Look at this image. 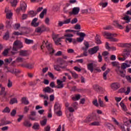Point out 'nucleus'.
Instances as JSON below:
<instances>
[{
	"instance_id": "obj_46",
	"label": "nucleus",
	"mask_w": 131,
	"mask_h": 131,
	"mask_svg": "<svg viewBox=\"0 0 131 131\" xmlns=\"http://www.w3.org/2000/svg\"><path fill=\"white\" fill-rule=\"evenodd\" d=\"M64 24H66V20H64L63 21H59L58 25L59 27H62Z\"/></svg>"
},
{
	"instance_id": "obj_28",
	"label": "nucleus",
	"mask_w": 131,
	"mask_h": 131,
	"mask_svg": "<svg viewBox=\"0 0 131 131\" xmlns=\"http://www.w3.org/2000/svg\"><path fill=\"white\" fill-rule=\"evenodd\" d=\"M110 72V69H107L106 71L103 73V77L104 80H107V74Z\"/></svg>"
},
{
	"instance_id": "obj_49",
	"label": "nucleus",
	"mask_w": 131,
	"mask_h": 131,
	"mask_svg": "<svg viewBox=\"0 0 131 131\" xmlns=\"http://www.w3.org/2000/svg\"><path fill=\"white\" fill-rule=\"evenodd\" d=\"M112 64L113 66H114V67H116V68L120 66L119 63L117 62L116 61L112 62Z\"/></svg>"
},
{
	"instance_id": "obj_4",
	"label": "nucleus",
	"mask_w": 131,
	"mask_h": 131,
	"mask_svg": "<svg viewBox=\"0 0 131 131\" xmlns=\"http://www.w3.org/2000/svg\"><path fill=\"white\" fill-rule=\"evenodd\" d=\"M26 9H27V5L26 3H25V2H21L20 7L16 9V13H19L20 12L24 13V12L26 11Z\"/></svg>"
},
{
	"instance_id": "obj_35",
	"label": "nucleus",
	"mask_w": 131,
	"mask_h": 131,
	"mask_svg": "<svg viewBox=\"0 0 131 131\" xmlns=\"http://www.w3.org/2000/svg\"><path fill=\"white\" fill-rule=\"evenodd\" d=\"M25 43H26V45H31L33 43L34 41H33V40L25 38Z\"/></svg>"
},
{
	"instance_id": "obj_44",
	"label": "nucleus",
	"mask_w": 131,
	"mask_h": 131,
	"mask_svg": "<svg viewBox=\"0 0 131 131\" xmlns=\"http://www.w3.org/2000/svg\"><path fill=\"white\" fill-rule=\"evenodd\" d=\"M29 15L30 16V17H35V16H36V12H34V11H30L29 12Z\"/></svg>"
},
{
	"instance_id": "obj_27",
	"label": "nucleus",
	"mask_w": 131,
	"mask_h": 131,
	"mask_svg": "<svg viewBox=\"0 0 131 131\" xmlns=\"http://www.w3.org/2000/svg\"><path fill=\"white\" fill-rule=\"evenodd\" d=\"M54 110H61V104L59 102H56L54 105Z\"/></svg>"
},
{
	"instance_id": "obj_30",
	"label": "nucleus",
	"mask_w": 131,
	"mask_h": 131,
	"mask_svg": "<svg viewBox=\"0 0 131 131\" xmlns=\"http://www.w3.org/2000/svg\"><path fill=\"white\" fill-rule=\"evenodd\" d=\"M128 67H130V64H128L126 63H123L121 66V68L123 70L126 69V68H128Z\"/></svg>"
},
{
	"instance_id": "obj_12",
	"label": "nucleus",
	"mask_w": 131,
	"mask_h": 131,
	"mask_svg": "<svg viewBox=\"0 0 131 131\" xmlns=\"http://www.w3.org/2000/svg\"><path fill=\"white\" fill-rule=\"evenodd\" d=\"M111 88L112 90H113V91H116L120 88V84L118 82L113 83L111 85Z\"/></svg>"
},
{
	"instance_id": "obj_16",
	"label": "nucleus",
	"mask_w": 131,
	"mask_h": 131,
	"mask_svg": "<svg viewBox=\"0 0 131 131\" xmlns=\"http://www.w3.org/2000/svg\"><path fill=\"white\" fill-rule=\"evenodd\" d=\"M130 54V52H129V50L125 49L123 50L122 56H124V57H125L127 59V58L128 57V56H129Z\"/></svg>"
},
{
	"instance_id": "obj_10",
	"label": "nucleus",
	"mask_w": 131,
	"mask_h": 131,
	"mask_svg": "<svg viewBox=\"0 0 131 131\" xmlns=\"http://www.w3.org/2000/svg\"><path fill=\"white\" fill-rule=\"evenodd\" d=\"M123 69L120 68V66H119V67L116 68L115 71L117 74L121 75V76L122 77H125V74H123Z\"/></svg>"
},
{
	"instance_id": "obj_62",
	"label": "nucleus",
	"mask_w": 131,
	"mask_h": 131,
	"mask_svg": "<svg viewBox=\"0 0 131 131\" xmlns=\"http://www.w3.org/2000/svg\"><path fill=\"white\" fill-rule=\"evenodd\" d=\"M3 54L4 56H8V54H9V49L5 50Z\"/></svg>"
},
{
	"instance_id": "obj_56",
	"label": "nucleus",
	"mask_w": 131,
	"mask_h": 131,
	"mask_svg": "<svg viewBox=\"0 0 131 131\" xmlns=\"http://www.w3.org/2000/svg\"><path fill=\"white\" fill-rule=\"evenodd\" d=\"M72 91H74V92H81V89H77V88H76V86H74L72 88Z\"/></svg>"
},
{
	"instance_id": "obj_6",
	"label": "nucleus",
	"mask_w": 131,
	"mask_h": 131,
	"mask_svg": "<svg viewBox=\"0 0 131 131\" xmlns=\"http://www.w3.org/2000/svg\"><path fill=\"white\" fill-rule=\"evenodd\" d=\"M77 35L80 36V37L77 38V41L78 42H81L82 41H83V39H84V37L86 36V34L82 32L77 33Z\"/></svg>"
},
{
	"instance_id": "obj_19",
	"label": "nucleus",
	"mask_w": 131,
	"mask_h": 131,
	"mask_svg": "<svg viewBox=\"0 0 131 131\" xmlns=\"http://www.w3.org/2000/svg\"><path fill=\"white\" fill-rule=\"evenodd\" d=\"M89 125L91 126H99L101 125V121H95L89 124Z\"/></svg>"
},
{
	"instance_id": "obj_1",
	"label": "nucleus",
	"mask_w": 131,
	"mask_h": 131,
	"mask_svg": "<svg viewBox=\"0 0 131 131\" xmlns=\"http://www.w3.org/2000/svg\"><path fill=\"white\" fill-rule=\"evenodd\" d=\"M46 47L47 49H48V51L50 52L51 54H54L55 53V50L53 49V47L52 46V44L49 43L48 41H43L42 42V45L41 46V49H43Z\"/></svg>"
},
{
	"instance_id": "obj_54",
	"label": "nucleus",
	"mask_w": 131,
	"mask_h": 131,
	"mask_svg": "<svg viewBox=\"0 0 131 131\" xmlns=\"http://www.w3.org/2000/svg\"><path fill=\"white\" fill-rule=\"evenodd\" d=\"M55 113H56V115H57V116H61V115H62V112H61L60 110L55 111Z\"/></svg>"
},
{
	"instance_id": "obj_39",
	"label": "nucleus",
	"mask_w": 131,
	"mask_h": 131,
	"mask_svg": "<svg viewBox=\"0 0 131 131\" xmlns=\"http://www.w3.org/2000/svg\"><path fill=\"white\" fill-rule=\"evenodd\" d=\"M81 13L82 14H91V9L82 10Z\"/></svg>"
},
{
	"instance_id": "obj_2",
	"label": "nucleus",
	"mask_w": 131,
	"mask_h": 131,
	"mask_svg": "<svg viewBox=\"0 0 131 131\" xmlns=\"http://www.w3.org/2000/svg\"><path fill=\"white\" fill-rule=\"evenodd\" d=\"M22 48H23L22 42L19 40H16L13 43L12 51L13 52H17L19 49H22Z\"/></svg>"
},
{
	"instance_id": "obj_31",
	"label": "nucleus",
	"mask_w": 131,
	"mask_h": 131,
	"mask_svg": "<svg viewBox=\"0 0 131 131\" xmlns=\"http://www.w3.org/2000/svg\"><path fill=\"white\" fill-rule=\"evenodd\" d=\"M84 45L85 46V48L83 47L82 49L83 50V51H88V49H89V48H90V44L89 43V42H84Z\"/></svg>"
},
{
	"instance_id": "obj_34",
	"label": "nucleus",
	"mask_w": 131,
	"mask_h": 131,
	"mask_svg": "<svg viewBox=\"0 0 131 131\" xmlns=\"http://www.w3.org/2000/svg\"><path fill=\"white\" fill-rule=\"evenodd\" d=\"M95 42L97 45H101L102 43V41H101V39H100V37L96 36L95 37Z\"/></svg>"
},
{
	"instance_id": "obj_26",
	"label": "nucleus",
	"mask_w": 131,
	"mask_h": 131,
	"mask_svg": "<svg viewBox=\"0 0 131 131\" xmlns=\"http://www.w3.org/2000/svg\"><path fill=\"white\" fill-rule=\"evenodd\" d=\"M58 62L60 65H65V63H66V58H60L58 60Z\"/></svg>"
},
{
	"instance_id": "obj_38",
	"label": "nucleus",
	"mask_w": 131,
	"mask_h": 131,
	"mask_svg": "<svg viewBox=\"0 0 131 131\" xmlns=\"http://www.w3.org/2000/svg\"><path fill=\"white\" fill-rule=\"evenodd\" d=\"M123 20H125L126 21V23H129L130 22L131 17H129L128 15H126L125 17L123 18Z\"/></svg>"
},
{
	"instance_id": "obj_32",
	"label": "nucleus",
	"mask_w": 131,
	"mask_h": 131,
	"mask_svg": "<svg viewBox=\"0 0 131 131\" xmlns=\"http://www.w3.org/2000/svg\"><path fill=\"white\" fill-rule=\"evenodd\" d=\"M21 103L25 104V105H28V104H29V101L26 98L23 97L21 98Z\"/></svg>"
},
{
	"instance_id": "obj_45",
	"label": "nucleus",
	"mask_w": 131,
	"mask_h": 131,
	"mask_svg": "<svg viewBox=\"0 0 131 131\" xmlns=\"http://www.w3.org/2000/svg\"><path fill=\"white\" fill-rule=\"evenodd\" d=\"M33 128V129H39V124H38V123H34Z\"/></svg>"
},
{
	"instance_id": "obj_50",
	"label": "nucleus",
	"mask_w": 131,
	"mask_h": 131,
	"mask_svg": "<svg viewBox=\"0 0 131 131\" xmlns=\"http://www.w3.org/2000/svg\"><path fill=\"white\" fill-rule=\"evenodd\" d=\"M7 86L8 88H12L13 86V82L10 79H8Z\"/></svg>"
},
{
	"instance_id": "obj_58",
	"label": "nucleus",
	"mask_w": 131,
	"mask_h": 131,
	"mask_svg": "<svg viewBox=\"0 0 131 131\" xmlns=\"http://www.w3.org/2000/svg\"><path fill=\"white\" fill-rule=\"evenodd\" d=\"M40 97H41V98H43L44 100H49V96L48 95L41 94L40 95Z\"/></svg>"
},
{
	"instance_id": "obj_22",
	"label": "nucleus",
	"mask_w": 131,
	"mask_h": 131,
	"mask_svg": "<svg viewBox=\"0 0 131 131\" xmlns=\"http://www.w3.org/2000/svg\"><path fill=\"white\" fill-rule=\"evenodd\" d=\"M92 121H94V118L92 116H88L84 120V122L86 123H90V122H92Z\"/></svg>"
},
{
	"instance_id": "obj_36",
	"label": "nucleus",
	"mask_w": 131,
	"mask_h": 131,
	"mask_svg": "<svg viewBox=\"0 0 131 131\" xmlns=\"http://www.w3.org/2000/svg\"><path fill=\"white\" fill-rule=\"evenodd\" d=\"M80 97L81 96L80 94H76L75 96L72 97V100H73V101H78V100L80 99Z\"/></svg>"
},
{
	"instance_id": "obj_61",
	"label": "nucleus",
	"mask_w": 131,
	"mask_h": 131,
	"mask_svg": "<svg viewBox=\"0 0 131 131\" xmlns=\"http://www.w3.org/2000/svg\"><path fill=\"white\" fill-rule=\"evenodd\" d=\"M125 95H128L130 93V88L127 87V91L124 92Z\"/></svg>"
},
{
	"instance_id": "obj_63",
	"label": "nucleus",
	"mask_w": 131,
	"mask_h": 131,
	"mask_svg": "<svg viewBox=\"0 0 131 131\" xmlns=\"http://www.w3.org/2000/svg\"><path fill=\"white\" fill-rule=\"evenodd\" d=\"M125 78L126 79H127V81H128V82H130V83H131V77L130 76H125Z\"/></svg>"
},
{
	"instance_id": "obj_8",
	"label": "nucleus",
	"mask_w": 131,
	"mask_h": 131,
	"mask_svg": "<svg viewBox=\"0 0 131 131\" xmlns=\"http://www.w3.org/2000/svg\"><path fill=\"white\" fill-rule=\"evenodd\" d=\"M59 37V34H57V35H54L53 36V38L54 40V41L55 42V43L56 45H61V43H60V41H61V39H63V38H64V37H62L60 38H58Z\"/></svg>"
},
{
	"instance_id": "obj_43",
	"label": "nucleus",
	"mask_w": 131,
	"mask_h": 131,
	"mask_svg": "<svg viewBox=\"0 0 131 131\" xmlns=\"http://www.w3.org/2000/svg\"><path fill=\"white\" fill-rule=\"evenodd\" d=\"M88 56V52L86 51H84L83 54H81L80 55L77 56V58H81L82 57H86Z\"/></svg>"
},
{
	"instance_id": "obj_14",
	"label": "nucleus",
	"mask_w": 131,
	"mask_h": 131,
	"mask_svg": "<svg viewBox=\"0 0 131 131\" xmlns=\"http://www.w3.org/2000/svg\"><path fill=\"white\" fill-rule=\"evenodd\" d=\"M19 53V56L21 57H27V56H29V53L26 50H20Z\"/></svg>"
},
{
	"instance_id": "obj_3",
	"label": "nucleus",
	"mask_w": 131,
	"mask_h": 131,
	"mask_svg": "<svg viewBox=\"0 0 131 131\" xmlns=\"http://www.w3.org/2000/svg\"><path fill=\"white\" fill-rule=\"evenodd\" d=\"M49 30L50 28L46 27L45 25H42L36 28L35 29V32H36V33H42V32H45V31H49Z\"/></svg>"
},
{
	"instance_id": "obj_41",
	"label": "nucleus",
	"mask_w": 131,
	"mask_h": 131,
	"mask_svg": "<svg viewBox=\"0 0 131 131\" xmlns=\"http://www.w3.org/2000/svg\"><path fill=\"white\" fill-rule=\"evenodd\" d=\"M24 125L25 126H27V127H30L31 126L32 124L30 123V122L28 121H25L24 122Z\"/></svg>"
},
{
	"instance_id": "obj_5",
	"label": "nucleus",
	"mask_w": 131,
	"mask_h": 131,
	"mask_svg": "<svg viewBox=\"0 0 131 131\" xmlns=\"http://www.w3.org/2000/svg\"><path fill=\"white\" fill-rule=\"evenodd\" d=\"M66 80V77L63 76V78L62 80L57 79V86H55V89H63L64 88V84L63 82H65Z\"/></svg>"
},
{
	"instance_id": "obj_17",
	"label": "nucleus",
	"mask_w": 131,
	"mask_h": 131,
	"mask_svg": "<svg viewBox=\"0 0 131 131\" xmlns=\"http://www.w3.org/2000/svg\"><path fill=\"white\" fill-rule=\"evenodd\" d=\"M38 20V18H34L31 23L32 26H33V27H37L39 25V23H36L37 20Z\"/></svg>"
},
{
	"instance_id": "obj_55",
	"label": "nucleus",
	"mask_w": 131,
	"mask_h": 131,
	"mask_svg": "<svg viewBox=\"0 0 131 131\" xmlns=\"http://www.w3.org/2000/svg\"><path fill=\"white\" fill-rule=\"evenodd\" d=\"M78 21V20L76 18H74L71 21V24H75L76 23H77Z\"/></svg>"
},
{
	"instance_id": "obj_20",
	"label": "nucleus",
	"mask_w": 131,
	"mask_h": 131,
	"mask_svg": "<svg viewBox=\"0 0 131 131\" xmlns=\"http://www.w3.org/2000/svg\"><path fill=\"white\" fill-rule=\"evenodd\" d=\"M43 91L45 92V93H48V94H52V93H54V90L52 89L49 86L45 88L43 90Z\"/></svg>"
},
{
	"instance_id": "obj_53",
	"label": "nucleus",
	"mask_w": 131,
	"mask_h": 131,
	"mask_svg": "<svg viewBox=\"0 0 131 131\" xmlns=\"http://www.w3.org/2000/svg\"><path fill=\"white\" fill-rule=\"evenodd\" d=\"M93 104L94 105V106H96V107H99V103H98V100L95 99L93 101Z\"/></svg>"
},
{
	"instance_id": "obj_48",
	"label": "nucleus",
	"mask_w": 131,
	"mask_h": 131,
	"mask_svg": "<svg viewBox=\"0 0 131 131\" xmlns=\"http://www.w3.org/2000/svg\"><path fill=\"white\" fill-rule=\"evenodd\" d=\"M11 110L10 108L6 107L3 111V113H10Z\"/></svg>"
},
{
	"instance_id": "obj_7",
	"label": "nucleus",
	"mask_w": 131,
	"mask_h": 131,
	"mask_svg": "<svg viewBox=\"0 0 131 131\" xmlns=\"http://www.w3.org/2000/svg\"><path fill=\"white\" fill-rule=\"evenodd\" d=\"M99 50H100L99 46H95L91 49H90L88 50V52L89 53L90 55H94L95 54H97Z\"/></svg>"
},
{
	"instance_id": "obj_40",
	"label": "nucleus",
	"mask_w": 131,
	"mask_h": 131,
	"mask_svg": "<svg viewBox=\"0 0 131 131\" xmlns=\"http://www.w3.org/2000/svg\"><path fill=\"white\" fill-rule=\"evenodd\" d=\"M98 102H99V104L100 107H105L106 106V105H105V104H104V102H103V101H102V99L101 98L98 99Z\"/></svg>"
},
{
	"instance_id": "obj_25",
	"label": "nucleus",
	"mask_w": 131,
	"mask_h": 131,
	"mask_svg": "<svg viewBox=\"0 0 131 131\" xmlns=\"http://www.w3.org/2000/svg\"><path fill=\"white\" fill-rule=\"evenodd\" d=\"M23 67H25L26 68H28V69H32L33 68V63H27L26 64H21Z\"/></svg>"
},
{
	"instance_id": "obj_52",
	"label": "nucleus",
	"mask_w": 131,
	"mask_h": 131,
	"mask_svg": "<svg viewBox=\"0 0 131 131\" xmlns=\"http://www.w3.org/2000/svg\"><path fill=\"white\" fill-rule=\"evenodd\" d=\"M5 63H8V64H10L12 61H13V59L12 58H9V59H5L4 60Z\"/></svg>"
},
{
	"instance_id": "obj_21",
	"label": "nucleus",
	"mask_w": 131,
	"mask_h": 131,
	"mask_svg": "<svg viewBox=\"0 0 131 131\" xmlns=\"http://www.w3.org/2000/svg\"><path fill=\"white\" fill-rule=\"evenodd\" d=\"M87 68L88 70H90V71L93 73L94 72V63H90L88 64L87 65Z\"/></svg>"
},
{
	"instance_id": "obj_42",
	"label": "nucleus",
	"mask_w": 131,
	"mask_h": 131,
	"mask_svg": "<svg viewBox=\"0 0 131 131\" xmlns=\"http://www.w3.org/2000/svg\"><path fill=\"white\" fill-rule=\"evenodd\" d=\"M99 6H100V7H102V8H106V7H107V6H108V3L100 2L99 3Z\"/></svg>"
},
{
	"instance_id": "obj_57",
	"label": "nucleus",
	"mask_w": 131,
	"mask_h": 131,
	"mask_svg": "<svg viewBox=\"0 0 131 131\" xmlns=\"http://www.w3.org/2000/svg\"><path fill=\"white\" fill-rule=\"evenodd\" d=\"M72 75L74 78H78V74H76L75 72H71Z\"/></svg>"
},
{
	"instance_id": "obj_15",
	"label": "nucleus",
	"mask_w": 131,
	"mask_h": 131,
	"mask_svg": "<svg viewBox=\"0 0 131 131\" xmlns=\"http://www.w3.org/2000/svg\"><path fill=\"white\" fill-rule=\"evenodd\" d=\"M105 35L107 36V39H111L112 37H116L117 36V34H112L107 32H104Z\"/></svg>"
},
{
	"instance_id": "obj_24",
	"label": "nucleus",
	"mask_w": 131,
	"mask_h": 131,
	"mask_svg": "<svg viewBox=\"0 0 131 131\" xmlns=\"http://www.w3.org/2000/svg\"><path fill=\"white\" fill-rule=\"evenodd\" d=\"M4 97L7 96V92H6V88L5 87H2L1 90L0 91V96L3 95Z\"/></svg>"
},
{
	"instance_id": "obj_13",
	"label": "nucleus",
	"mask_w": 131,
	"mask_h": 131,
	"mask_svg": "<svg viewBox=\"0 0 131 131\" xmlns=\"http://www.w3.org/2000/svg\"><path fill=\"white\" fill-rule=\"evenodd\" d=\"M5 12L6 14L7 19H11V18H12V16H13V13L11 12V10H9L8 8H6L5 9Z\"/></svg>"
},
{
	"instance_id": "obj_11",
	"label": "nucleus",
	"mask_w": 131,
	"mask_h": 131,
	"mask_svg": "<svg viewBox=\"0 0 131 131\" xmlns=\"http://www.w3.org/2000/svg\"><path fill=\"white\" fill-rule=\"evenodd\" d=\"M36 115V112L34 111L31 112V115H29L28 116V117L29 119H31V120H32L33 121H38L39 120V119L35 117V118H32L31 116H35Z\"/></svg>"
},
{
	"instance_id": "obj_29",
	"label": "nucleus",
	"mask_w": 131,
	"mask_h": 131,
	"mask_svg": "<svg viewBox=\"0 0 131 131\" xmlns=\"http://www.w3.org/2000/svg\"><path fill=\"white\" fill-rule=\"evenodd\" d=\"M120 106L121 107L123 111H127V108H126V106L123 102L121 101L120 103Z\"/></svg>"
},
{
	"instance_id": "obj_23",
	"label": "nucleus",
	"mask_w": 131,
	"mask_h": 131,
	"mask_svg": "<svg viewBox=\"0 0 131 131\" xmlns=\"http://www.w3.org/2000/svg\"><path fill=\"white\" fill-rule=\"evenodd\" d=\"M114 25L117 27V28H119V29H123V27L119 24V21L116 20L114 22Z\"/></svg>"
},
{
	"instance_id": "obj_51",
	"label": "nucleus",
	"mask_w": 131,
	"mask_h": 131,
	"mask_svg": "<svg viewBox=\"0 0 131 131\" xmlns=\"http://www.w3.org/2000/svg\"><path fill=\"white\" fill-rule=\"evenodd\" d=\"M11 4L13 7H16L18 4V1L17 0H13L11 2Z\"/></svg>"
},
{
	"instance_id": "obj_33",
	"label": "nucleus",
	"mask_w": 131,
	"mask_h": 131,
	"mask_svg": "<svg viewBox=\"0 0 131 131\" xmlns=\"http://www.w3.org/2000/svg\"><path fill=\"white\" fill-rule=\"evenodd\" d=\"M48 121V120L47 119V118H44V119L40 121V123L42 126H45L47 124V122Z\"/></svg>"
},
{
	"instance_id": "obj_59",
	"label": "nucleus",
	"mask_w": 131,
	"mask_h": 131,
	"mask_svg": "<svg viewBox=\"0 0 131 131\" xmlns=\"http://www.w3.org/2000/svg\"><path fill=\"white\" fill-rule=\"evenodd\" d=\"M9 37H10L9 35V32H7L5 35H4L3 38L4 39H5L6 40L9 39Z\"/></svg>"
},
{
	"instance_id": "obj_64",
	"label": "nucleus",
	"mask_w": 131,
	"mask_h": 131,
	"mask_svg": "<svg viewBox=\"0 0 131 131\" xmlns=\"http://www.w3.org/2000/svg\"><path fill=\"white\" fill-rule=\"evenodd\" d=\"M16 62H23V58L18 57L16 59Z\"/></svg>"
},
{
	"instance_id": "obj_37",
	"label": "nucleus",
	"mask_w": 131,
	"mask_h": 131,
	"mask_svg": "<svg viewBox=\"0 0 131 131\" xmlns=\"http://www.w3.org/2000/svg\"><path fill=\"white\" fill-rule=\"evenodd\" d=\"M45 14H47V9H44L42 12H41L39 15V17L41 19H43V17H45Z\"/></svg>"
},
{
	"instance_id": "obj_47",
	"label": "nucleus",
	"mask_w": 131,
	"mask_h": 131,
	"mask_svg": "<svg viewBox=\"0 0 131 131\" xmlns=\"http://www.w3.org/2000/svg\"><path fill=\"white\" fill-rule=\"evenodd\" d=\"M18 103V101L17 100V98H12L10 100V104H15Z\"/></svg>"
},
{
	"instance_id": "obj_9",
	"label": "nucleus",
	"mask_w": 131,
	"mask_h": 131,
	"mask_svg": "<svg viewBox=\"0 0 131 131\" xmlns=\"http://www.w3.org/2000/svg\"><path fill=\"white\" fill-rule=\"evenodd\" d=\"M5 70H7L6 72H10L12 74H16V73H20V71L17 70L16 69H10L8 67L6 66L4 68Z\"/></svg>"
},
{
	"instance_id": "obj_60",
	"label": "nucleus",
	"mask_w": 131,
	"mask_h": 131,
	"mask_svg": "<svg viewBox=\"0 0 131 131\" xmlns=\"http://www.w3.org/2000/svg\"><path fill=\"white\" fill-rule=\"evenodd\" d=\"M45 22L46 25H50V18H49V17L46 18L45 19Z\"/></svg>"
},
{
	"instance_id": "obj_18",
	"label": "nucleus",
	"mask_w": 131,
	"mask_h": 131,
	"mask_svg": "<svg viewBox=\"0 0 131 131\" xmlns=\"http://www.w3.org/2000/svg\"><path fill=\"white\" fill-rule=\"evenodd\" d=\"M79 11H80V9L79 7H74L73 8L71 14L73 15H78V13H79Z\"/></svg>"
}]
</instances>
